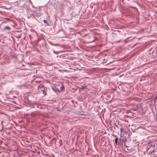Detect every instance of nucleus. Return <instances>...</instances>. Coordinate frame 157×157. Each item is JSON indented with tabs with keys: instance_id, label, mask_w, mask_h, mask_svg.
Returning <instances> with one entry per match:
<instances>
[{
	"instance_id": "nucleus-1",
	"label": "nucleus",
	"mask_w": 157,
	"mask_h": 157,
	"mask_svg": "<svg viewBox=\"0 0 157 157\" xmlns=\"http://www.w3.org/2000/svg\"><path fill=\"white\" fill-rule=\"evenodd\" d=\"M45 88H44V86L42 84H40L38 86V90L40 92L41 91L42 92L43 94L45 96L47 94V92L45 90Z\"/></svg>"
},
{
	"instance_id": "nucleus-2",
	"label": "nucleus",
	"mask_w": 157,
	"mask_h": 157,
	"mask_svg": "<svg viewBox=\"0 0 157 157\" xmlns=\"http://www.w3.org/2000/svg\"><path fill=\"white\" fill-rule=\"evenodd\" d=\"M4 29H8L9 30L10 29V27L8 26H6L5 27Z\"/></svg>"
},
{
	"instance_id": "nucleus-3",
	"label": "nucleus",
	"mask_w": 157,
	"mask_h": 157,
	"mask_svg": "<svg viewBox=\"0 0 157 157\" xmlns=\"http://www.w3.org/2000/svg\"><path fill=\"white\" fill-rule=\"evenodd\" d=\"M118 140V138L117 137L115 139V142L116 143V144H117V142Z\"/></svg>"
},
{
	"instance_id": "nucleus-4",
	"label": "nucleus",
	"mask_w": 157,
	"mask_h": 157,
	"mask_svg": "<svg viewBox=\"0 0 157 157\" xmlns=\"http://www.w3.org/2000/svg\"><path fill=\"white\" fill-rule=\"evenodd\" d=\"M43 21L45 23H47V22L45 20H44Z\"/></svg>"
}]
</instances>
